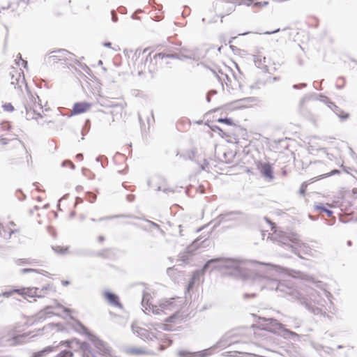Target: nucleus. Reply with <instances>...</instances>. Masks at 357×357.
<instances>
[{"label": "nucleus", "instance_id": "46", "mask_svg": "<svg viewBox=\"0 0 357 357\" xmlns=\"http://www.w3.org/2000/svg\"><path fill=\"white\" fill-rule=\"evenodd\" d=\"M135 196L133 195H128L127 196V200L130 202H132L134 200Z\"/></svg>", "mask_w": 357, "mask_h": 357}, {"label": "nucleus", "instance_id": "6", "mask_svg": "<svg viewBox=\"0 0 357 357\" xmlns=\"http://www.w3.org/2000/svg\"><path fill=\"white\" fill-rule=\"evenodd\" d=\"M270 238L271 240L287 246L289 250L301 257H302L301 254L308 256L315 255L316 251L307 243L301 242L296 234H287L282 231L275 229L271 234Z\"/></svg>", "mask_w": 357, "mask_h": 357}, {"label": "nucleus", "instance_id": "15", "mask_svg": "<svg viewBox=\"0 0 357 357\" xmlns=\"http://www.w3.org/2000/svg\"><path fill=\"white\" fill-rule=\"evenodd\" d=\"M91 103L86 102H76L73 107L71 114L72 115H77L85 113L91 109Z\"/></svg>", "mask_w": 357, "mask_h": 357}, {"label": "nucleus", "instance_id": "42", "mask_svg": "<svg viewBox=\"0 0 357 357\" xmlns=\"http://www.w3.org/2000/svg\"><path fill=\"white\" fill-rule=\"evenodd\" d=\"M13 293H15V292L13 291V290H12V291H5V292H3V293H2L1 294V296H4V297H7L8 298V297L10 296Z\"/></svg>", "mask_w": 357, "mask_h": 357}, {"label": "nucleus", "instance_id": "60", "mask_svg": "<svg viewBox=\"0 0 357 357\" xmlns=\"http://www.w3.org/2000/svg\"><path fill=\"white\" fill-rule=\"evenodd\" d=\"M69 343H70V342H68V341L63 342V344H67L68 345Z\"/></svg>", "mask_w": 357, "mask_h": 357}, {"label": "nucleus", "instance_id": "3", "mask_svg": "<svg viewBox=\"0 0 357 357\" xmlns=\"http://www.w3.org/2000/svg\"><path fill=\"white\" fill-rule=\"evenodd\" d=\"M262 320L264 324H260L262 328H255L252 326V329L250 330V332H253L256 340H263L266 335V332L270 331L271 333L278 334L284 339L296 340L298 339L299 335L295 332H293L285 328L284 324H282L278 321V320L272 318H259ZM301 321L298 319H292L287 326L292 328L296 329L300 327Z\"/></svg>", "mask_w": 357, "mask_h": 357}, {"label": "nucleus", "instance_id": "29", "mask_svg": "<svg viewBox=\"0 0 357 357\" xmlns=\"http://www.w3.org/2000/svg\"><path fill=\"white\" fill-rule=\"evenodd\" d=\"M317 208L320 210L321 211L325 212L328 217H331L333 215V211L327 209L326 207L323 206H317Z\"/></svg>", "mask_w": 357, "mask_h": 357}, {"label": "nucleus", "instance_id": "57", "mask_svg": "<svg viewBox=\"0 0 357 357\" xmlns=\"http://www.w3.org/2000/svg\"><path fill=\"white\" fill-rule=\"evenodd\" d=\"M206 242H207V240H206V239H205V240H204V241H202V243H206Z\"/></svg>", "mask_w": 357, "mask_h": 357}, {"label": "nucleus", "instance_id": "35", "mask_svg": "<svg viewBox=\"0 0 357 357\" xmlns=\"http://www.w3.org/2000/svg\"><path fill=\"white\" fill-rule=\"evenodd\" d=\"M3 109L6 112H13L14 110V107L11 103H6L3 105Z\"/></svg>", "mask_w": 357, "mask_h": 357}, {"label": "nucleus", "instance_id": "9", "mask_svg": "<svg viewBox=\"0 0 357 357\" xmlns=\"http://www.w3.org/2000/svg\"><path fill=\"white\" fill-rule=\"evenodd\" d=\"M69 52L65 50H59L50 52L46 57V62L54 65L59 62H65L68 59Z\"/></svg>", "mask_w": 357, "mask_h": 357}, {"label": "nucleus", "instance_id": "31", "mask_svg": "<svg viewBox=\"0 0 357 357\" xmlns=\"http://www.w3.org/2000/svg\"><path fill=\"white\" fill-rule=\"evenodd\" d=\"M16 264L18 266H22L23 264H31V261L27 259H18L16 260Z\"/></svg>", "mask_w": 357, "mask_h": 357}, {"label": "nucleus", "instance_id": "52", "mask_svg": "<svg viewBox=\"0 0 357 357\" xmlns=\"http://www.w3.org/2000/svg\"><path fill=\"white\" fill-rule=\"evenodd\" d=\"M22 63H23V65H24V68H26V65H27V61H24V60H22Z\"/></svg>", "mask_w": 357, "mask_h": 357}, {"label": "nucleus", "instance_id": "54", "mask_svg": "<svg viewBox=\"0 0 357 357\" xmlns=\"http://www.w3.org/2000/svg\"><path fill=\"white\" fill-rule=\"evenodd\" d=\"M10 225V226H15V224L14 223V222H10L8 226L9 227Z\"/></svg>", "mask_w": 357, "mask_h": 357}, {"label": "nucleus", "instance_id": "58", "mask_svg": "<svg viewBox=\"0 0 357 357\" xmlns=\"http://www.w3.org/2000/svg\"><path fill=\"white\" fill-rule=\"evenodd\" d=\"M165 348L162 345H160V350H163Z\"/></svg>", "mask_w": 357, "mask_h": 357}, {"label": "nucleus", "instance_id": "50", "mask_svg": "<svg viewBox=\"0 0 357 357\" xmlns=\"http://www.w3.org/2000/svg\"><path fill=\"white\" fill-rule=\"evenodd\" d=\"M104 239L105 238H104V237L102 236H100L98 237V241L100 242V243L104 241Z\"/></svg>", "mask_w": 357, "mask_h": 357}, {"label": "nucleus", "instance_id": "8", "mask_svg": "<svg viewBox=\"0 0 357 357\" xmlns=\"http://www.w3.org/2000/svg\"><path fill=\"white\" fill-rule=\"evenodd\" d=\"M39 97L31 96L26 105V119L29 121L38 120L43 117L44 113Z\"/></svg>", "mask_w": 357, "mask_h": 357}, {"label": "nucleus", "instance_id": "28", "mask_svg": "<svg viewBox=\"0 0 357 357\" xmlns=\"http://www.w3.org/2000/svg\"><path fill=\"white\" fill-rule=\"evenodd\" d=\"M130 353L133 354H142L145 353V351L139 348H131L129 349Z\"/></svg>", "mask_w": 357, "mask_h": 357}, {"label": "nucleus", "instance_id": "63", "mask_svg": "<svg viewBox=\"0 0 357 357\" xmlns=\"http://www.w3.org/2000/svg\"><path fill=\"white\" fill-rule=\"evenodd\" d=\"M68 284V281H66V282H64V284Z\"/></svg>", "mask_w": 357, "mask_h": 357}, {"label": "nucleus", "instance_id": "14", "mask_svg": "<svg viewBox=\"0 0 357 357\" xmlns=\"http://www.w3.org/2000/svg\"><path fill=\"white\" fill-rule=\"evenodd\" d=\"M298 277L303 280L314 284L316 287L323 289L325 296L327 297L328 299L331 296V293L325 289L324 287V284L321 282L315 281L312 277L303 273H299Z\"/></svg>", "mask_w": 357, "mask_h": 357}, {"label": "nucleus", "instance_id": "40", "mask_svg": "<svg viewBox=\"0 0 357 357\" xmlns=\"http://www.w3.org/2000/svg\"><path fill=\"white\" fill-rule=\"evenodd\" d=\"M54 250L57 252V253H64V252L67 250L66 248V249H63L61 247H56V248H53Z\"/></svg>", "mask_w": 357, "mask_h": 357}, {"label": "nucleus", "instance_id": "21", "mask_svg": "<svg viewBox=\"0 0 357 357\" xmlns=\"http://www.w3.org/2000/svg\"><path fill=\"white\" fill-rule=\"evenodd\" d=\"M104 297L105 299L107 300L109 303L112 305H114L115 307L122 308V305L119 302V297L117 295L111 293L109 291H105L104 292Z\"/></svg>", "mask_w": 357, "mask_h": 357}, {"label": "nucleus", "instance_id": "19", "mask_svg": "<svg viewBox=\"0 0 357 357\" xmlns=\"http://www.w3.org/2000/svg\"><path fill=\"white\" fill-rule=\"evenodd\" d=\"M260 169V172L264 177H265L268 181H272L274 178V176L273 174V168L271 165L268 163L261 164L260 167H259Z\"/></svg>", "mask_w": 357, "mask_h": 357}, {"label": "nucleus", "instance_id": "24", "mask_svg": "<svg viewBox=\"0 0 357 357\" xmlns=\"http://www.w3.org/2000/svg\"><path fill=\"white\" fill-rule=\"evenodd\" d=\"M56 347H52V346H49V347H47L46 348H45L44 349L40 351H38V352H36L34 353L31 357H44L47 354H49L50 352L54 351V349L55 348H56Z\"/></svg>", "mask_w": 357, "mask_h": 357}, {"label": "nucleus", "instance_id": "7", "mask_svg": "<svg viewBox=\"0 0 357 357\" xmlns=\"http://www.w3.org/2000/svg\"><path fill=\"white\" fill-rule=\"evenodd\" d=\"M74 328L79 333L85 334L96 347L97 352L102 357H112V350L109 345L97 336L90 333L80 322H76Z\"/></svg>", "mask_w": 357, "mask_h": 357}, {"label": "nucleus", "instance_id": "41", "mask_svg": "<svg viewBox=\"0 0 357 357\" xmlns=\"http://www.w3.org/2000/svg\"><path fill=\"white\" fill-rule=\"evenodd\" d=\"M307 188V184L305 183H303L300 188V193L302 195H304Z\"/></svg>", "mask_w": 357, "mask_h": 357}, {"label": "nucleus", "instance_id": "59", "mask_svg": "<svg viewBox=\"0 0 357 357\" xmlns=\"http://www.w3.org/2000/svg\"><path fill=\"white\" fill-rule=\"evenodd\" d=\"M96 161H97V162H99V161H100V158H99V157H97V158H96Z\"/></svg>", "mask_w": 357, "mask_h": 357}, {"label": "nucleus", "instance_id": "18", "mask_svg": "<svg viewBox=\"0 0 357 357\" xmlns=\"http://www.w3.org/2000/svg\"><path fill=\"white\" fill-rule=\"evenodd\" d=\"M208 350L209 349H204L196 352L181 350L178 351V356L179 357H206L209 354Z\"/></svg>", "mask_w": 357, "mask_h": 357}, {"label": "nucleus", "instance_id": "17", "mask_svg": "<svg viewBox=\"0 0 357 357\" xmlns=\"http://www.w3.org/2000/svg\"><path fill=\"white\" fill-rule=\"evenodd\" d=\"M241 214L238 211H232L225 213L220 214L217 218V223L214 225V227L217 226L222 222H227L231 220H236L238 216Z\"/></svg>", "mask_w": 357, "mask_h": 357}, {"label": "nucleus", "instance_id": "25", "mask_svg": "<svg viewBox=\"0 0 357 357\" xmlns=\"http://www.w3.org/2000/svg\"><path fill=\"white\" fill-rule=\"evenodd\" d=\"M218 122H220V123H224L228 126H236V123L234 122V121L231 119V118H219L218 120H217Z\"/></svg>", "mask_w": 357, "mask_h": 357}, {"label": "nucleus", "instance_id": "5", "mask_svg": "<svg viewBox=\"0 0 357 357\" xmlns=\"http://www.w3.org/2000/svg\"><path fill=\"white\" fill-rule=\"evenodd\" d=\"M173 58H175L173 54L164 52L156 53L152 56L150 50L146 48L143 50L136 51L133 66L137 73L141 75L146 70L155 71L158 66H162L164 63H167L169 59Z\"/></svg>", "mask_w": 357, "mask_h": 357}, {"label": "nucleus", "instance_id": "22", "mask_svg": "<svg viewBox=\"0 0 357 357\" xmlns=\"http://www.w3.org/2000/svg\"><path fill=\"white\" fill-rule=\"evenodd\" d=\"M27 335H12L10 337L7 338L6 342H8V344L10 346H13L16 344H20L25 342V339L27 337Z\"/></svg>", "mask_w": 357, "mask_h": 357}, {"label": "nucleus", "instance_id": "53", "mask_svg": "<svg viewBox=\"0 0 357 357\" xmlns=\"http://www.w3.org/2000/svg\"><path fill=\"white\" fill-rule=\"evenodd\" d=\"M109 218H108V217L101 218H100V219H99V221H102V220H107V219H109Z\"/></svg>", "mask_w": 357, "mask_h": 357}, {"label": "nucleus", "instance_id": "43", "mask_svg": "<svg viewBox=\"0 0 357 357\" xmlns=\"http://www.w3.org/2000/svg\"><path fill=\"white\" fill-rule=\"evenodd\" d=\"M147 222H148L150 225L153 226V227H155V228H156V229H160V226H159V225H158L157 223H155L154 222H152V221H150V220H148V221H147Z\"/></svg>", "mask_w": 357, "mask_h": 357}, {"label": "nucleus", "instance_id": "32", "mask_svg": "<svg viewBox=\"0 0 357 357\" xmlns=\"http://www.w3.org/2000/svg\"><path fill=\"white\" fill-rule=\"evenodd\" d=\"M54 303H55L56 308L61 309L63 310V312L66 313V314H68V313L70 312V310L68 308H66V307H63L62 305L59 303L57 301H55Z\"/></svg>", "mask_w": 357, "mask_h": 357}, {"label": "nucleus", "instance_id": "48", "mask_svg": "<svg viewBox=\"0 0 357 357\" xmlns=\"http://www.w3.org/2000/svg\"><path fill=\"white\" fill-rule=\"evenodd\" d=\"M156 190H158V191L162 190L165 192H167V191H169V190L167 188L162 189L160 185L156 187Z\"/></svg>", "mask_w": 357, "mask_h": 357}, {"label": "nucleus", "instance_id": "51", "mask_svg": "<svg viewBox=\"0 0 357 357\" xmlns=\"http://www.w3.org/2000/svg\"><path fill=\"white\" fill-rule=\"evenodd\" d=\"M182 226L180 225H178V229H179V234L181 236H183V234H182V229H181Z\"/></svg>", "mask_w": 357, "mask_h": 357}, {"label": "nucleus", "instance_id": "61", "mask_svg": "<svg viewBox=\"0 0 357 357\" xmlns=\"http://www.w3.org/2000/svg\"><path fill=\"white\" fill-rule=\"evenodd\" d=\"M76 156L79 157V156H82V155L81 153H79Z\"/></svg>", "mask_w": 357, "mask_h": 357}, {"label": "nucleus", "instance_id": "55", "mask_svg": "<svg viewBox=\"0 0 357 357\" xmlns=\"http://www.w3.org/2000/svg\"><path fill=\"white\" fill-rule=\"evenodd\" d=\"M278 31H279V29H277V30L271 31V32H267L266 33L270 34V33H276V32H278Z\"/></svg>", "mask_w": 357, "mask_h": 357}, {"label": "nucleus", "instance_id": "56", "mask_svg": "<svg viewBox=\"0 0 357 357\" xmlns=\"http://www.w3.org/2000/svg\"><path fill=\"white\" fill-rule=\"evenodd\" d=\"M75 215V213L74 211H73L71 213H70V217L73 218L74 217Z\"/></svg>", "mask_w": 357, "mask_h": 357}, {"label": "nucleus", "instance_id": "38", "mask_svg": "<svg viewBox=\"0 0 357 357\" xmlns=\"http://www.w3.org/2000/svg\"><path fill=\"white\" fill-rule=\"evenodd\" d=\"M339 173H340L339 170L334 169V170L331 171L330 173H328V174H324V175L321 176V178L328 177L329 176H332V175H334V174H339Z\"/></svg>", "mask_w": 357, "mask_h": 357}, {"label": "nucleus", "instance_id": "1", "mask_svg": "<svg viewBox=\"0 0 357 357\" xmlns=\"http://www.w3.org/2000/svg\"><path fill=\"white\" fill-rule=\"evenodd\" d=\"M284 273L278 266L268 264L264 275H256L254 285L260 289H268L289 295L314 315L322 314L325 300L312 287L296 289L289 281L281 282Z\"/></svg>", "mask_w": 357, "mask_h": 357}, {"label": "nucleus", "instance_id": "36", "mask_svg": "<svg viewBox=\"0 0 357 357\" xmlns=\"http://www.w3.org/2000/svg\"><path fill=\"white\" fill-rule=\"evenodd\" d=\"M338 116L342 119H347L349 118V114L344 112H340L339 114H337Z\"/></svg>", "mask_w": 357, "mask_h": 357}, {"label": "nucleus", "instance_id": "27", "mask_svg": "<svg viewBox=\"0 0 357 357\" xmlns=\"http://www.w3.org/2000/svg\"><path fill=\"white\" fill-rule=\"evenodd\" d=\"M56 357H73V353L70 351L64 350L61 351Z\"/></svg>", "mask_w": 357, "mask_h": 357}, {"label": "nucleus", "instance_id": "12", "mask_svg": "<svg viewBox=\"0 0 357 357\" xmlns=\"http://www.w3.org/2000/svg\"><path fill=\"white\" fill-rule=\"evenodd\" d=\"M132 331L134 334L144 340L152 341L156 338L155 334L149 330L139 327L135 324H132Z\"/></svg>", "mask_w": 357, "mask_h": 357}, {"label": "nucleus", "instance_id": "16", "mask_svg": "<svg viewBox=\"0 0 357 357\" xmlns=\"http://www.w3.org/2000/svg\"><path fill=\"white\" fill-rule=\"evenodd\" d=\"M234 4L237 6H254L256 8H263L268 4V1L254 2L253 0H234Z\"/></svg>", "mask_w": 357, "mask_h": 357}, {"label": "nucleus", "instance_id": "44", "mask_svg": "<svg viewBox=\"0 0 357 357\" xmlns=\"http://www.w3.org/2000/svg\"><path fill=\"white\" fill-rule=\"evenodd\" d=\"M200 240H201L200 238H197L196 240H195V241H193V243H192V246L193 248H196V247L199 246V241H200Z\"/></svg>", "mask_w": 357, "mask_h": 357}, {"label": "nucleus", "instance_id": "26", "mask_svg": "<svg viewBox=\"0 0 357 357\" xmlns=\"http://www.w3.org/2000/svg\"><path fill=\"white\" fill-rule=\"evenodd\" d=\"M206 124L211 128V129L214 132H219V134L223 137L224 132L223 130L218 126L214 125H209V121H207Z\"/></svg>", "mask_w": 357, "mask_h": 357}, {"label": "nucleus", "instance_id": "30", "mask_svg": "<svg viewBox=\"0 0 357 357\" xmlns=\"http://www.w3.org/2000/svg\"><path fill=\"white\" fill-rule=\"evenodd\" d=\"M308 23L311 25V26H318V24H319V22H318V20L316 18V17H310L308 18Z\"/></svg>", "mask_w": 357, "mask_h": 357}, {"label": "nucleus", "instance_id": "47", "mask_svg": "<svg viewBox=\"0 0 357 357\" xmlns=\"http://www.w3.org/2000/svg\"><path fill=\"white\" fill-rule=\"evenodd\" d=\"M255 294H245L243 295V297L245 298H250V297H255Z\"/></svg>", "mask_w": 357, "mask_h": 357}, {"label": "nucleus", "instance_id": "62", "mask_svg": "<svg viewBox=\"0 0 357 357\" xmlns=\"http://www.w3.org/2000/svg\"><path fill=\"white\" fill-rule=\"evenodd\" d=\"M2 141L3 142L4 144H6V142L5 139H3Z\"/></svg>", "mask_w": 357, "mask_h": 357}, {"label": "nucleus", "instance_id": "11", "mask_svg": "<svg viewBox=\"0 0 357 357\" xmlns=\"http://www.w3.org/2000/svg\"><path fill=\"white\" fill-rule=\"evenodd\" d=\"M47 290V287H44L41 289H39L36 287H28V288H21V289H14L13 291L18 294L19 295L26 296L30 298H42L44 296L42 294V291Z\"/></svg>", "mask_w": 357, "mask_h": 357}, {"label": "nucleus", "instance_id": "13", "mask_svg": "<svg viewBox=\"0 0 357 357\" xmlns=\"http://www.w3.org/2000/svg\"><path fill=\"white\" fill-rule=\"evenodd\" d=\"M197 158L199 159V158ZM200 158L202 160H197V162L199 164H200V168L202 170H204L206 172H211V170L217 171L216 168H217L218 161L216 159L218 158Z\"/></svg>", "mask_w": 357, "mask_h": 357}, {"label": "nucleus", "instance_id": "45", "mask_svg": "<svg viewBox=\"0 0 357 357\" xmlns=\"http://www.w3.org/2000/svg\"><path fill=\"white\" fill-rule=\"evenodd\" d=\"M155 178L161 180V179H160V178H158V177L155 178H153V179H151V180H149V181H148V185H149V187H152V188H154V187H155V185H154L152 183L154 181V180H155Z\"/></svg>", "mask_w": 357, "mask_h": 357}, {"label": "nucleus", "instance_id": "33", "mask_svg": "<svg viewBox=\"0 0 357 357\" xmlns=\"http://www.w3.org/2000/svg\"><path fill=\"white\" fill-rule=\"evenodd\" d=\"M1 128L3 130H9L10 129V124L8 121H3L1 123Z\"/></svg>", "mask_w": 357, "mask_h": 357}, {"label": "nucleus", "instance_id": "20", "mask_svg": "<svg viewBox=\"0 0 357 357\" xmlns=\"http://www.w3.org/2000/svg\"><path fill=\"white\" fill-rule=\"evenodd\" d=\"M53 306H47L43 310H40L36 315V319L38 321H41L45 319L47 317H51L54 314H59L57 312H54L52 311Z\"/></svg>", "mask_w": 357, "mask_h": 357}, {"label": "nucleus", "instance_id": "2", "mask_svg": "<svg viewBox=\"0 0 357 357\" xmlns=\"http://www.w3.org/2000/svg\"><path fill=\"white\" fill-rule=\"evenodd\" d=\"M245 263L243 261L234 260L226 258H215L208 260L204 266L202 271H196L193 273L191 280L188 285V290H190L194 284L195 280L199 278L204 272L208 271H212L214 269L227 271L230 275H233L239 278H245L248 277V274L245 269Z\"/></svg>", "mask_w": 357, "mask_h": 357}, {"label": "nucleus", "instance_id": "23", "mask_svg": "<svg viewBox=\"0 0 357 357\" xmlns=\"http://www.w3.org/2000/svg\"><path fill=\"white\" fill-rule=\"evenodd\" d=\"M18 232L17 229H13L8 226H3L0 223V236L5 239H10L13 234Z\"/></svg>", "mask_w": 357, "mask_h": 357}, {"label": "nucleus", "instance_id": "64", "mask_svg": "<svg viewBox=\"0 0 357 357\" xmlns=\"http://www.w3.org/2000/svg\"><path fill=\"white\" fill-rule=\"evenodd\" d=\"M91 221L94 222L95 221V219L94 218H91Z\"/></svg>", "mask_w": 357, "mask_h": 357}, {"label": "nucleus", "instance_id": "10", "mask_svg": "<svg viewBox=\"0 0 357 357\" xmlns=\"http://www.w3.org/2000/svg\"><path fill=\"white\" fill-rule=\"evenodd\" d=\"M29 3V0H17L13 3L3 0L0 2V13L9 9H11L13 12L17 11L20 8L24 9Z\"/></svg>", "mask_w": 357, "mask_h": 357}, {"label": "nucleus", "instance_id": "49", "mask_svg": "<svg viewBox=\"0 0 357 357\" xmlns=\"http://www.w3.org/2000/svg\"><path fill=\"white\" fill-rule=\"evenodd\" d=\"M295 165H298V163L301 162V160L300 158H294Z\"/></svg>", "mask_w": 357, "mask_h": 357}, {"label": "nucleus", "instance_id": "39", "mask_svg": "<svg viewBox=\"0 0 357 357\" xmlns=\"http://www.w3.org/2000/svg\"><path fill=\"white\" fill-rule=\"evenodd\" d=\"M89 202L93 203L96 199V195L92 193H90L88 197Z\"/></svg>", "mask_w": 357, "mask_h": 357}, {"label": "nucleus", "instance_id": "4", "mask_svg": "<svg viewBox=\"0 0 357 357\" xmlns=\"http://www.w3.org/2000/svg\"><path fill=\"white\" fill-rule=\"evenodd\" d=\"M151 300L152 296L151 294L144 292L142 305L145 313H149V312H152L155 314H161L162 313L169 314L172 313V315L164 319L169 322H174L175 319L179 317V312L183 305L182 299H163L160 301L158 304H154Z\"/></svg>", "mask_w": 357, "mask_h": 357}, {"label": "nucleus", "instance_id": "37", "mask_svg": "<svg viewBox=\"0 0 357 357\" xmlns=\"http://www.w3.org/2000/svg\"><path fill=\"white\" fill-rule=\"evenodd\" d=\"M21 273L24 274L31 272H38L36 269L33 268H22L20 270Z\"/></svg>", "mask_w": 357, "mask_h": 357}, {"label": "nucleus", "instance_id": "34", "mask_svg": "<svg viewBox=\"0 0 357 357\" xmlns=\"http://www.w3.org/2000/svg\"><path fill=\"white\" fill-rule=\"evenodd\" d=\"M62 166L63 167H70V169H74L75 168V165L74 164L70 161V160H65L62 162Z\"/></svg>", "mask_w": 357, "mask_h": 357}]
</instances>
